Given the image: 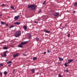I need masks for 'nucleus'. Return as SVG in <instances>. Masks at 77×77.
I'll return each instance as SVG.
<instances>
[{
    "label": "nucleus",
    "instance_id": "nucleus-1",
    "mask_svg": "<svg viewBox=\"0 0 77 77\" xmlns=\"http://www.w3.org/2000/svg\"><path fill=\"white\" fill-rule=\"evenodd\" d=\"M28 8L30 9L33 10L34 9H35L37 8V6L34 4H32V5H28Z\"/></svg>",
    "mask_w": 77,
    "mask_h": 77
},
{
    "label": "nucleus",
    "instance_id": "nucleus-2",
    "mask_svg": "<svg viewBox=\"0 0 77 77\" xmlns=\"http://www.w3.org/2000/svg\"><path fill=\"white\" fill-rule=\"evenodd\" d=\"M21 32L20 31H17L16 32L15 34V37H16V38L19 37L20 35H21Z\"/></svg>",
    "mask_w": 77,
    "mask_h": 77
},
{
    "label": "nucleus",
    "instance_id": "nucleus-3",
    "mask_svg": "<svg viewBox=\"0 0 77 77\" xmlns=\"http://www.w3.org/2000/svg\"><path fill=\"white\" fill-rule=\"evenodd\" d=\"M19 55H20V54L17 53L14 54L13 55V56L15 58V57H18V56Z\"/></svg>",
    "mask_w": 77,
    "mask_h": 77
},
{
    "label": "nucleus",
    "instance_id": "nucleus-4",
    "mask_svg": "<svg viewBox=\"0 0 77 77\" xmlns=\"http://www.w3.org/2000/svg\"><path fill=\"white\" fill-rule=\"evenodd\" d=\"M59 15V13L56 12L54 14V16H55V17H58Z\"/></svg>",
    "mask_w": 77,
    "mask_h": 77
},
{
    "label": "nucleus",
    "instance_id": "nucleus-5",
    "mask_svg": "<svg viewBox=\"0 0 77 77\" xmlns=\"http://www.w3.org/2000/svg\"><path fill=\"white\" fill-rule=\"evenodd\" d=\"M73 60L71 59L68 60V62L67 63L68 64V63H71V62H73Z\"/></svg>",
    "mask_w": 77,
    "mask_h": 77
},
{
    "label": "nucleus",
    "instance_id": "nucleus-6",
    "mask_svg": "<svg viewBox=\"0 0 77 77\" xmlns=\"http://www.w3.org/2000/svg\"><path fill=\"white\" fill-rule=\"evenodd\" d=\"M20 17V16L18 15L17 16H15L14 17V19L15 20H17L18 19V18Z\"/></svg>",
    "mask_w": 77,
    "mask_h": 77
},
{
    "label": "nucleus",
    "instance_id": "nucleus-7",
    "mask_svg": "<svg viewBox=\"0 0 77 77\" xmlns=\"http://www.w3.org/2000/svg\"><path fill=\"white\" fill-rule=\"evenodd\" d=\"M28 42V41L26 42H22L21 43V44L22 45H25V44H26Z\"/></svg>",
    "mask_w": 77,
    "mask_h": 77
},
{
    "label": "nucleus",
    "instance_id": "nucleus-8",
    "mask_svg": "<svg viewBox=\"0 0 77 77\" xmlns=\"http://www.w3.org/2000/svg\"><path fill=\"white\" fill-rule=\"evenodd\" d=\"M44 32H45V33H51L50 31L47 30H45L44 31Z\"/></svg>",
    "mask_w": 77,
    "mask_h": 77
},
{
    "label": "nucleus",
    "instance_id": "nucleus-9",
    "mask_svg": "<svg viewBox=\"0 0 77 77\" xmlns=\"http://www.w3.org/2000/svg\"><path fill=\"white\" fill-rule=\"evenodd\" d=\"M18 47H20V48H23V45L21 44V43L19 44L18 46H17Z\"/></svg>",
    "mask_w": 77,
    "mask_h": 77
},
{
    "label": "nucleus",
    "instance_id": "nucleus-10",
    "mask_svg": "<svg viewBox=\"0 0 77 77\" xmlns=\"http://www.w3.org/2000/svg\"><path fill=\"white\" fill-rule=\"evenodd\" d=\"M23 28L24 30H26L27 29V26H26V25H24L23 26Z\"/></svg>",
    "mask_w": 77,
    "mask_h": 77
},
{
    "label": "nucleus",
    "instance_id": "nucleus-11",
    "mask_svg": "<svg viewBox=\"0 0 77 77\" xmlns=\"http://www.w3.org/2000/svg\"><path fill=\"white\" fill-rule=\"evenodd\" d=\"M14 24H17V25H19V24H20V22H17L14 23Z\"/></svg>",
    "mask_w": 77,
    "mask_h": 77
},
{
    "label": "nucleus",
    "instance_id": "nucleus-12",
    "mask_svg": "<svg viewBox=\"0 0 77 77\" xmlns=\"http://www.w3.org/2000/svg\"><path fill=\"white\" fill-rule=\"evenodd\" d=\"M28 38H29V39H30V37H31V35H30V34H28Z\"/></svg>",
    "mask_w": 77,
    "mask_h": 77
},
{
    "label": "nucleus",
    "instance_id": "nucleus-13",
    "mask_svg": "<svg viewBox=\"0 0 77 77\" xmlns=\"http://www.w3.org/2000/svg\"><path fill=\"white\" fill-rule=\"evenodd\" d=\"M74 6H75V7H77V2H75L74 5Z\"/></svg>",
    "mask_w": 77,
    "mask_h": 77
},
{
    "label": "nucleus",
    "instance_id": "nucleus-14",
    "mask_svg": "<svg viewBox=\"0 0 77 77\" xmlns=\"http://www.w3.org/2000/svg\"><path fill=\"white\" fill-rule=\"evenodd\" d=\"M31 70L32 71V73H35V69H31Z\"/></svg>",
    "mask_w": 77,
    "mask_h": 77
},
{
    "label": "nucleus",
    "instance_id": "nucleus-15",
    "mask_svg": "<svg viewBox=\"0 0 77 77\" xmlns=\"http://www.w3.org/2000/svg\"><path fill=\"white\" fill-rule=\"evenodd\" d=\"M1 24H3L4 25H5L6 24V23L5 22H3L2 21H1Z\"/></svg>",
    "mask_w": 77,
    "mask_h": 77
},
{
    "label": "nucleus",
    "instance_id": "nucleus-16",
    "mask_svg": "<svg viewBox=\"0 0 77 77\" xmlns=\"http://www.w3.org/2000/svg\"><path fill=\"white\" fill-rule=\"evenodd\" d=\"M59 59L60 61H63V59L61 57H59Z\"/></svg>",
    "mask_w": 77,
    "mask_h": 77
},
{
    "label": "nucleus",
    "instance_id": "nucleus-17",
    "mask_svg": "<svg viewBox=\"0 0 77 77\" xmlns=\"http://www.w3.org/2000/svg\"><path fill=\"white\" fill-rule=\"evenodd\" d=\"M2 57H6V54H4V56L2 54Z\"/></svg>",
    "mask_w": 77,
    "mask_h": 77
},
{
    "label": "nucleus",
    "instance_id": "nucleus-18",
    "mask_svg": "<svg viewBox=\"0 0 77 77\" xmlns=\"http://www.w3.org/2000/svg\"><path fill=\"white\" fill-rule=\"evenodd\" d=\"M8 9H4L3 10H2V11H6V12H7V11H8Z\"/></svg>",
    "mask_w": 77,
    "mask_h": 77
},
{
    "label": "nucleus",
    "instance_id": "nucleus-19",
    "mask_svg": "<svg viewBox=\"0 0 77 77\" xmlns=\"http://www.w3.org/2000/svg\"><path fill=\"white\" fill-rule=\"evenodd\" d=\"M8 47H4L3 48V49H4V50H7L8 49Z\"/></svg>",
    "mask_w": 77,
    "mask_h": 77
},
{
    "label": "nucleus",
    "instance_id": "nucleus-20",
    "mask_svg": "<svg viewBox=\"0 0 77 77\" xmlns=\"http://www.w3.org/2000/svg\"><path fill=\"white\" fill-rule=\"evenodd\" d=\"M14 27V25H11L10 27H9V28L10 29H11V28H12L13 27Z\"/></svg>",
    "mask_w": 77,
    "mask_h": 77
},
{
    "label": "nucleus",
    "instance_id": "nucleus-21",
    "mask_svg": "<svg viewBox=\"0 0 77 77\" xmlns=\"http://www.w3.org/2000/svg\"><path fill=\"white\" fill-rule=\"evenodd\" d=\"M36 41H39V38H36Z\"/></svg>",
    "mask_w": 77,
    "mask_h": 77
},
{
    "label": "nucleus",
    "instance_id": "nucleus-22",
    "mask_svg": "<svg viewBox=\"0 0 77 77\" xmlns=\"http://www.w3.org/2000/svg\"><path fill=\"white\" fill-rule=\"evenodd\" d=\"M37 59V57H34L33 58V60H36Z\"/></svg>",
    "mask_w": 77,
    "mask_h": 77
},
{
    "label": "nucleus",
    "instance_id": "nucleus-23",
    "mask_svg": "<svg viewBox=\"0 0 77 77\" xmlns=\"http://www.w3.org/2000/svg\"><path fill=\"white\" fill-rule=\"evenodd\" d=\"M12 61H10L8 62V64H9V63H11Z\"/></svg>",
    "mask_w": 77,
    "mask_h": 77
},
{
    "label": "nucleus",
    "instance_id": "nucleus-24",
    "mask_svg": "<svg viewBox=\"0 0 77 77\" xmlns=\"http://www.w3.org/2000/svg\"><path fill=\"white\" fill-rule=\"evenodd\" d=\"M64 65L65 66H68V64H67V63H66L64 64Z\"/></svg>",
    "mask_w": 77,
    "mask_h": 77
},
{
    "label": "nucleus",
    "instance_id": "nucleus-25",
    "mask_svg": "<svg viewBox=\"0 0 77 77\" xmlns=\"http://www.w3.org/2000/svg\"><path fill=\"white\" fill-rule=\"evenodd\" d=\"M11 8H12V9H14V10H15V9H14V7L13 6H11Z\"/></svg>",
    "mask_w": 77,
    "mask_h": 77
},
{
    "label": "nucleus",
    "instance_id": "nucleus-26",
    "mask_svg": "<svg viewBox=\"0 0 77 77\" xmlns=\"http://www.w3.org/2000/svg\"><path fill=\"white\" fill-rule=\"evenodd\" d=\"M4 74H5V75H6V74H8V72H6V71H5L4 72Z\"/></svg>",
    "mask_w": 77,
    "mask_h": 77
},
{
    "label": "nucleus",
    "instance_id": "nucleus-27",
    "mask_svg": "<svg viewBox=\"0 0 77 77\" xmlns=\"http://www.w3.org/2000/svg\"><path fill=\"white\" fill-rule=\"evenodd\" d=\"M67 36L68 37V38H69V36H70V33H68L67 35Z\"/></svg>",
    "mask_w": 77,
    "mask_h": 77
},
{
    "label": "nucleus",
    "instance_id": "nucleus-28",
    "mask_svg": "<svg viewBox=\"0 0 77 77\" xmlns=\"http://www.w3.org/2000/svg\"><path fill=\"white\" fill-rule=\"evenodd\" d=\"M3 64L2 63L0 64V66H3Z\"/></svg>",
    "mask_w": 77,
    "mask_h": 77
},
{
    "label": "nucleus",
    "instance_id": "nucleus-29",
    "mask_svg": "<svg viewBox=\"0 0 77 77\" xmlns=\"http://www.w3.org/2000/svg\"><path fill=\"white\" fill-rule=\"evenodd\" d=\"M58 77H62V75H60V74H59L58 75Z\"/></svg>",
    "mask_w": 77,
    "mask_h": 77
},
{
    "label": "nucleus",
    "instance_id": "nucleus-30",
    "mask_svg": "<svg viewBox=\"0 0 77 77\" xmlns=\"http://www.w3.org/2000/svg\"><path fill=\"white\" fill-rule=\"evenodd\" d=\"M7 52H8V51H6L5 52H4V53L6 54Z\"/></svg>",
    "mask_w": 77,
    "mask_h": 77
},
{
    "label": "nucleus",
    "instance_id": "nucleus-31",
    "mask_svg": "<svg viewBox=\"0 0 77 77\" xmlns=\"http://www.w3.org/2000/svg\"><path fill=\"white\" fill-rule=\"evenodd\" d=\"M47 52L48 53H49L50 52V50H47Z\"/></svg>",
    "mask_w": 77,
    "mask_h": 77
},
{
    "label": "nucleus",
    "instance_id": "nucleus-32",
    "mask_svg": "<svg viewBox=\"0 0 77 77\" xmlns=\"http://www.w3.org/2000/svg\"><path fill=\"white\" fill-rule=\"evenodd\" d=\"M41 9H40L39 11H38V13H40V12H41Z\"/></svg>",
    "mask_w": 77,
    "mask_h": 77
},
{
    "label": "nucleus",
    "instance_id": "nucleus-33",
    "mask_svg": "<svg viewBox=\"0 0 77 77\" xmlns=\"http://www.w3.org/2000/svg\"><path fill=\"white\" fill-rule=\"evenodd\" d=\"M23 54V56H26V54Z\"/></svg>",
    "mask_w": 77,
    "mask_h": 77
},
{
    "label": "nucleus",
    "instance_id": "nucleus-34",
    "mask_svg": "<svg viewBox=\"0 0 77 77\" xmlns=\"http://www.w3.org/2000/svg\"><path fill=\"white\" fill-rule=\"evenodd\" d=\"M0 75H1V76H2V72H0Z\"/></svg>",
    "mask_w": 77,
    "mask_h": 77
},
{
    "label": "nucleus",
    "instance_id": "nucleus-35",
    "mask_svg": "<svg viewBox=\"0 0 77 77\" xmlns=\"http://www.w3.org/2000/svg\"><path fill=\"white\" fill-rule=\"evenodd\" d=\"M14 72H15V70H13V74H14Z\"/></svg>",
    "mask_w": 77,
    "mask_h": 77
},
{
    "label": "nucleus",
    "instance_id": "nucleus-36",
    "mask_svg": "<svg viewBox=\"0 0 77 77\" xmlns=\"http://www.w3.org/2000/svg\"><path fill=\"white\" fill-rule=\"evenodd\" d=\"M45 3H46V1H45L44 2H43V5L45 4Z\"/></svg>",
    "mask_w": 77,
    "mask_h": 77
},
{
    "label": "nucleus",
    "instance_id": "nucleus-37",
    "mask_svg": "<svg viewBox=\"0 0 77 77\" xmlns=\"http://www.w3.org/2000/svg\"><path fill=\"white\" fill-rule=\"evenodd\" d=\"M65 71H66V72H68V70L67 69Z\"/></svg>",
    "mask_w": 77,
    "mask_h": 77
},
{
    "label": "nucleus",
    "instance_id": "nucleus-38",
    "mask_svg": "<svg viewBox=\"0 0 77 77\" xmlns=\"http://www.w3.org/2000/svg\"><path fill=\"white\" fill-rule=\"evenodd\" d=\"M43 54H46V52H44Z\"/></svg>",
    "mask_w": 77,
    "mask_h": 77
},
{
    "label": "nucleus",
    "instance_id": "nucleus-39",
    "mask_svg": "<svg viewBox=\"0 0 77 77\" xmlns=\"http://www.w3.org/2000/svg\"><path fill=\"white\" fill-rule=\"evenodd\" d=\"M58 63V65H60V62H58V63Z\"/></svg>",
    "mask_w": 77,
    "mask_h": 77
},
{
    "label": "nucleus",
    "instance_id": "nucleus-40",
    "mask_svg": "<svg viewBox=\"0 0 77 77\" xmlns=\"http://www.w3.org/2000/svg\"><path fill=\"white\" fill-rule=\"evenodd\" d=\"M2 6H5V4H2Z\"/></svg>",
    "mask_w": 77,
    "mask_h": 77
},
{
    "label": "nucleus",
    "instance_id": "nucleus-41",
    "mask_svg": "<svg viewBox=\"0 0 77 77\" xmlns=\"http://www.w3.org/2000/svg\"><path fill=\"white\" fill-rule=\"evenodd\" d=\"M2 14H0V17H2Z\"/></svg>",
    "mask_w": 77,
    "mask_h": 77
},
{
    "label": "nucleus",
    "instance_id": "nucleus-42",
    "mask_svg": "<svg viewBox=\"0 0 77 77\" xmlns=\"http://www.w3.org/2000/svg\"><path fill=\"white\" fill-rule=\"evenodd\" d=\"M11 64H9V65H8V66H11Z\"/></svg>",
    "mask_w": 77,
    "mask_h": 77
},
{
    "label": "nucleus",
    "instance_id": "nucleus-43",
    "mask_svg": "<svg viewBox=\"0 0 77 77\" xmlns=\"http://www.w3.org/2000/svg\"><path fill=\"white\" fill-rule=\"evenodd\" d=\"M39 73L38 72H37L36 73V75H38V74Z\"/></svg>",
    "mask_w": 77,
    "mask_h": 77
},
{
    "label": "nucleus",
    "instance_id": "nucleus-44",
    "mask_svg": "<svg viewBox=\"0 0 77 77\" xmlns=\"http://www.w3.org/2000/svg\"><path fill=\"white\" fill-rule=\"evenodd\" d=\"M34 23H37V22H36V21H35L34 22Z\"/></svg>",
    "mask_w": 77,
    "mask_h": 77
},
{
    "label": "nucleus",
    "instance_id": "nucleus-45",
    "mask_svg": "<svg viewBox=\"0 0 77 77\" xmlns=\"http://www.w3.org/2000/svg\"><path fill=\"white\" fill-rule=\"evenodd\" d=\"M61 26H62V24H60V27H61Z\"/></svg>",
    "mask_w": 77,
    "mask_h": 77
},
{
    "label": "nucleus",
    "instance_id": "nucleus-46",
    "mask_svg": "<svg viewBox=\"0 0 77 77\" xmlns=\"http://www.w3.org/2000/svg\"><path fill=\"white\" fill-rule=\"evenodd\" d=\"M6 26H8V24H6Z\"/></svg>",
    "mask_w": 77,
    "mask_h": 77
},
{
    "label": "nucleus",
    "instance_id": "nucleus-47",
    "mask_svg": "<svg viewBox=\"0 0 77 77\" xmlns=\"http://www.w3.org/2000/svg\"><path fill=\"white\" fill-rule=\"evenodd\" d=\"M60 28V29H62V28Z\"/></svg>",
    "mask_w": 77,
    "mask_h": 77
},
{
    "label": "nucleus",
    "instance_id": "nucleus-48",
    "mask_svg": "<svg viewBox=\"0 0 77 77\" xmlns=\"http://www.w3.org/2000/svg\"><path fill=\"white\" fill-rule=\"evenodd\" d=\"M53 12H54V11H53Z\"/></svg>",
    "mask_w": 77,
    "mask_h": 77
},
{
    "label": "nucleus",
    "instance_id": "nucleus-49",
    "mask_svg": "<svg viewBox=\"0 0 77 77\" xmlns=\"http://www.w3.org/2000/svg\"><path fill=\"white\" fill-rule=\"evenodd\" d=\"M77 61V60H76V61Z\"/></svg>",
    "mask_w": 77,
    "mask_h": 77
}]
</instances>
